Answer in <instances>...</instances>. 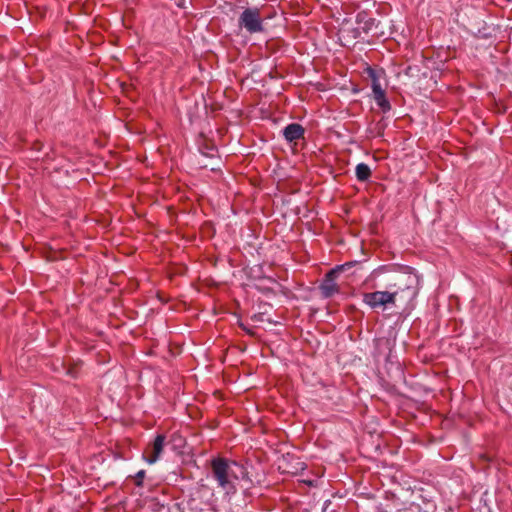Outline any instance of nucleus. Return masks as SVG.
<instances>
[{
    "label": "nucleus",
    "mask_w": 512,
    "mask_h": 512,
    "mask_svg": "<svg viewBox=\"0 0 512 512\" xmlns=\"http://www.w3.org/2000/svg\"><path fill=\"white\" fill-rule=\"evenodd\" d=\"M231 465L243 470V467L239 466L236 462H230L223 457L213 458L210 462L212 476L217 481L218 486L224 490L233 488V480L238 479Z\"/></svg>",
    "instance_id": "nucleus-1"
},
{
    "label": "nucleus",
    "mask_w": 512,
    "mask_h": 512,
    "mask_svg": "<svg viewBox=\"0 0 512 512\" xmlns=\"http://www.w3.org/2000/svg\"><path fill=\"white\" fill-rule=\"evenodd\" d=\"M238 24L240 27L245 28V30L250 34L264 31L261 12L257 7L244 9L239 16Z\"/></svg>",
    "instance_id": "nucleus-2"
},
{
    "label": "nucleus",
    "mask_w": 512,
    "mask_h": 512,
    "mask_svg": "<svg viewBox=\"0 0 512 512\" xmlns=\"http://www.w3.org/2000/svg\"><path fill=\"white\" fill-rule=\"evenodd\" d=\"M397 292L375 291L363 294V302L370 308L385 310L396 303Z\"/></svg>",
    "instance_id": "nucleus-3"
},
{
    "label": "nucleus",
    "mask_w": 512,
    "mask_h": 512,
    "mask_svg": "<svg viewBox=\"0 0 512 512\" xmlns=\"http://www.w3.org/2000/svg\"><path fill=\"white\" fill-rule=\"evenodd\" d=\"M352 265H353V262H348L343 265H338L325 274L323 282L321 283V285L319 287L323 297L330 298L339 292V287L336 283V279L338 278L339 274L342 271H344L346 268L351 267Z\"/></svg>",
    "instance_id": "nucleus-4"
},
{
    "label": "nucleus",
    "mask_w": 512,
    "mask_h": 512,
    "mask_svg": "<svg viewBox=\"0 0 512 512\" xmlns=\"http://www.w3.org/2000/svg\"><path fill=\"white\" fill-rule=\"evenodd\" d=\"M416 276L411 273H403L399 274L395 277L393 283L389 285L391 292H399L410 291L411 295H415V284H416Z\"/></svg>",
    "instance_id": "nucleus-5"
},
{
    "label": "nucleus",
    "mask_w": 512,
    "mask_h": 512,
    "mask_svg": "<svg viewBox=\"0 0 512 512\" xmlns=\"http://www.w3.org/2000/svg\"><path fill=\"white\" fill-rule=\"evenodd\" d=\"M166 437L163 434H158L153 442H151L146 449L143 452V458L144 460L149 464L156 463L163 450H164V444H165Z\"/></svg>",
    "instance_id": "nucleus-6"
},
{
    "label": "nucleus",
    "mask_w": 512,
    "mask_h": 512,
    "mask_svg": "<svg viewBox=\"0 0 512 512\" xmlns=\"http://www.w3.org/2000/svg\"><path fill=\"white\" fill-rule=\"evenodd\" d=\"M283 136L290 144H297V141L304 139L305 129L299 123H291L283 129Z\"/></svg>",
    "instance_id": "nucleus-7"
},
{
    "label": "nucleus",
    "mask_w": 512,
    "mask_h": 512,
    "mask_svg": "<svg viewBox=\"0 0 512 512\" xmlns=\"http://www.w3.org/2000/svg\"><path fill=\"white\" fill-rule=\"evenodd\" d=\"M372 91L374 100L377 105L382 109L383 112H387L391 109L390 102L387 100L385 91L381 88V85L377 79H373Z\"/></svg>",
    "instance_id": "nucleus-8"
},
{
    "label": "nucleus",
    "mask_w": 512,
    "mask_h": 512,
    "mask_svg": "<svg viewBox=\"0 0 512 512\" xmlns=\"http://www.w3.org/2000/svg\"><path fill=\"white\" fill-rule=\"evenodd\" d=\"M199 150L204 156L209 158L216 157L218 152L214 143L206 139H203V142L199 146Z\"/></svg>",
    "instance_id": "nucleus-9"
},
{
    "label": "nucleus",
    "mask_w": 512,
    "mask_h": 512,
    "mask_svg": "<svg viewBox=\"0 0 512 512\" xmlns=\"http://www.w3.org/2000/svg\"><path fill=\"white\" fill-rule=\"evenodd\" d=\"M358 181L365 182L371 177V169L365 163H359L355 169Z\"/></svg>",
    "instance_id": "nucleus-10"
},
{
    "label": "nucleus",
    "mask_w": 512,
    "mask_h": 512,
    "mask_svg": "<svg viewBox=\"0 0 512 512\" xmlns=\"http://www.w3.org/2000/svg\"><path fill=\"white\" fill-rule=\"evenodd\" d=\"M145 477V471L141 470L136 474V485L140 486L142 485V481Z\"/></svg>",
    "instance_id": "nucleus-11"
},
{
    "label": "nucleus",
    "mask_w": 512,
    "mask_h": 512,
    "mask_svg": "<svg viewBox=\"0 0 512 512\" xmlns=\"http://www.w3.org/2000/svg\"><path fill=\"white\" fill-rule=\"evenodd\" d=\"M67 373L69 375H71L72 377H76L77 373H76V369L75 368H69Z\"/></svg>",
    "instance_id": "nucleus-12"
}]
</instances>
